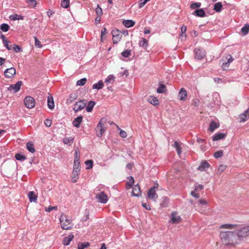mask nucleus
I'll list each match as a JSON object with an SVG mask.
<instances>
[{"instance_id": "f257e3e1", "label": "nucleus", "mask_w": 249, "mask_h": 249, "mask_svg": "<svg viewBox=\"0 0 249 249\" xmlns=\"http://www.w3.org/2000/svg\"><path fill=\"white\" fill-rule=\"evenodd\" d=\"M220 237L223 244L229 247L234 248L240 243L236 232L234 231H222Z\"/></svg>"}, {"instance_id": "f03ea898", "label": "nucleus", "mask_w": 249, "mask_h": 249, "mask_svg": "<svg viewBox=\"0 0 249 249\" xmlns=\"http://www.w3.org/2000/svg\"><path fill=\"white\" fill-rule=\"evenodd\" d=\"M220 229L236 230L240 242L249 237V226L239 227L237 224H225L221 225Z\"/></svg>"}, {"instance_id": "7ed1b4c3", "label": "nucleus", "mask_w": 249, "mask_h": 249, "mask_svg": "<svg viewBox=\"0 0 249 249\" xmlns=\"http://www.w3.org/2000/svg\"><path fill=\"white\" fill-rule=\"evenodd\" d=\"M61 227L63 230H71L73 228V224L71 220L66 215L62 214L59 218Z\"/></svg>"}, {"instance_id": "20e7f679", "label": "nucleus", "mask_w": 249, "mask_h": 249, "mask_svg": "<svg viewBox=\"0 0 249 249\" xmlns=\"http://www.w3.org/2000/svg\"><path fill=\"white\" fill-rule=\"evenodd\" d=\"M207 204L208 203L206 200L203 199L199 200L198 203L195 205L196 210L201 213H205Z\"/></svg>"}, {"instance_id": "39448f33", "label": "nucleus", "mask_w": 249, "mask_h": 249, "mask_svg": "<svg viewBox=\"0 0 249 249\" xmlns=\"http://www.w3.org/2000/svg\"><path fill=\"white\" fill-rule=\"evenodd\" d=\"M104 119H101L96 128V135L98 137H101L102 134L105 132L106 130V127H105L104 124L103 123Z\"/></svg>"}, {"instance_id": "423d86ee", "label": "nucleus", "mask_w": 249, "mask_h": 249, "mask_svg": "<svg viewBox=\"0 0 249 249\" xmlns=\"http://www.w3.org/2000/svg\"><path fill=\"white\" fill-rule=\"evenodd\" d=\"M112 40L114 44H117L121 39L122 35L120 31L118 29L113 30L112 32Z\"/></svg>"}, {"instance_id": "0eeeda50", "label": "nucleus", "mask_w": 249, "mask_h": 249, "mask_svg": "<svg viewBox=\"0 0 249 249\" xmlns=\"http://www.w3.org/2000/svg\"><path fill=\"white\" fill-rule=\"evenodd\" d=\"M24 103L28 108H32L35 107V100L31 96H27L24 100Z\"/></svg>"}, {"instance_id": "6e6552de", "label": "nucleus", "mask_w": 249, "mask_h": 249, "mask_svg": "<svg viewBox=\"0 0 249 249\" xmlns=\"http://www.w3.org/2000/svg\"><path fill=\"white\" fill-rule=\"evenodd\" d=\"M86 105V103L85 102V101H79L74 104L73 109L75 112H77L83 109L85 107Z\"/></svg>"}, {"instance_id": "1a4fd4ad", "label": "nucleus", "mask_w": 249, "mask_h": 249, "mask_svg": "<svg viewBox=\"0 0 249 249\" xmlns=\"http://www.w3.org/2000/svg\"><path fill=\"white\" fill-rule=\"evenodd\" d=\"M96 198L102 203H106L108 200L107 196L104 192L97 194L96 195Z\"/></svg>"}, {"instance_id": "9d476101", "label": "nucleus", "mask_w": 249, "mask_h": 249, "mask_svg": "<svg viewBox=\"0 0 249 249\" xmlns=\"http://www.w3.org/2000/svg\"><path fill=\"white\" fill-rule=\"evenodd\" d=\"M16 69L13 67L7 69L4 72L5 76L9 78L13 77L16 74Z\"/></svg>"}, {"instance_id": "9b49d317", "label": "nucleus", "mask_w": 249, "mask_h": 249, "mask_svg": "<svg viewBox=\"0 0 249 249\" xmlns=\"http://www.w3.org/2000/svg\"><path fill=\"white\" fill-rule=\"evenodd\" d=\"M195 58L198 60H201L205 56V52L200 49H196L195 50Z\"/></svg>"}, {"instance_id": "f8f14e48", "label": "nucleus", "mask_w": 249, "mask_h": 249, "mask_svg": "<svg viewBox=\"0 0 249 249\" xmlns=\"http://www.w3.org/2000/svg\"><path fill=\"white\" fill-rule=\"evenodd\" d=\"M187 93L186 90L184 88H181L178 94V98L183 101L186 100Z\"/></svg>"}, {"instance_id": "ddd939ff", "label": "nucleus", "mask_w": 249, "mask_h": 249, "mask_svg": "<svg viewBox=\"0 0 249 249\" xmlns=\"http://www.w3.org/2000/svg\"><path fill=\"white\" fill-rule=\"evenodd\" d=\"M22 82L21 81H18L17 82L16 84H15L14 85H11L8 88V90H14L15 92H17L20 89V87L22 85Z\"/></svg>"}, {"instance_id": "4468645a", "label": "nucleus", "mask_w": 249, "mask_h": 249, "mask_svg": "<svg viewBox=\"0 0 249 249\" xmlns=\"http://www.w3.org/2000/svg\"><path fill=\"white\" fill-rule=\"evenodd\" d=\"M181 220V218L178 215L177 213L173 212L171 213V221L172 223H179Z\"/></svg>"}, {"instance_id": "2eb2a0df", "label": "nucleus", "mask_w": 249, "mask_h": 249, "mask_svg": "<svg viewBox=\"0 0 249 249\" xmlns=\"http://www.w3.org/2000/svg\"><path fill=\"white\" fill-rule=\"evenodd\" d=\"M249 118V108L239 116L240 122H245Z\"/></svg>"}, {"instance_id": "dca6fc26", "label": "nucleus", "mask_w": 249, "mask_h": 249, "mask_svg": "<svg viewBox=\"0 0 249 249\" xmlns=\"http://www.w3.org/2000/svg\"><path fill=\"white\" fill-rule=\"evenodd\" d=\"M147 195L150 199L153 200L154 201H156L158 196V195L156 193V191L151 189L149 190L147 193Z\"/></svg>"}, {"instance_id": "f3484780", "label": "nucleus", "mask_w": 249, "mask_h": 249, "mask_svg": "<svg viewBox=\"0 0 249 249\" xmlns=\"http://www.w3.org/2000/svg\"><path fill=\"white\" fill-rule=\"evenodd\" d=\"M148 102L151 104L156 106L159 104V101L157 97L153 96H150L147 99Z\"/></svg>"}, {"instance_id": "a211bd4d", "label": "nucleus", "mask_w": 249, "mask_h": 249, "mask_svg": "<svg viewBox=\"0 0 249 249\" xmlns=\"http://www.w3.org/2000/svg\"><path fill=\"white\" fill-rule=\"evenodd\" d=\"M82 120L83 117L82 116H78L73 121L72 124L76 128H79Z\"/></svg>"}, {"instance_id": "6ab92c4d", "label": "nucleus", "mask_w": 249, "mask_h": 249, "mask_svg": "<svg viewBox=\"0 0 249 249\" xmlns=\"http://www.w3.org/2000/svg\"><path fill=\"white\" fill-rule=\"evenodd\" d=\"M28 196L29 197L30 202H36L37 200V196L35 194L34 192L30 191L28 194Z\"/></svg>"}, {"instance_id": "aec40b11", "label": "nucleus", "mask_w": 249, "mask_h": 249, "mask_svg": "<svg viewBox=\"0 0 249 249\" xmlns=\"http://www.w3.org/2000/svg\"><path fill=\"white\" fill-rule=\"evenodd\" d=\"M210 164L209 163L206 161V160H204L201 162L200 165L197 168V169L199 171H204L206 169H207L209 167Z\"/></svg>"}, {"instance_id": "412c9836", "label": "nucleus", "mask_w": 249, "mask_h": 249, "mask_svg": "<svg viewBox=\"0 0 249 249\" xmlns=\"http://www.w3.org/2000/svg\"><path fill=\"white\" fill-rule=\"evenodd\" d=\"M226 136V134L222 133H216L213 137V141H218L224 139Z\"/></svg>"}, {"instance_id": "4be33fe9", "label": "nucleus", "mask_w": 249, "mask_h": 249, "mask_svg": "<svg viewBox=\"0 0 249 249\" xmlns=\"http://www.w3.org/2000/svg\"><path fill=\"white\" fill-rule=\"evenodd\" d=\"M229 58H227L228 59L227 61L223 62L222 64L221 67L223 70H225L229 67L230 63L233 60L232 57L231 55H229Z\"/></svg>"}, {"instance_id": "5701e85b", "label": "nucleus", "mask_w": 249, "mask_h": 249, "mask_svg": "<svg viewBox=\"0 0 249 249\" xmlns=\"http://www.w3.org/2000/svg\"><path fill=\"white\" fill-rule=\"evenodd\" d=\"M79 173L80 171L73 170L71 176V181L72 182L75 183L77 182L79 178Z\"/></svg>"}, {"instance_id": "b1692460", "label": "nucleus", "mask_w": 249, "mask_h": 249, "mask_svg": "<svg viewBox=\"0 0 249 249\" xmlns=\"http://www.w3.org/2000/svg\"><path fill=\"white\" fill-rule=\"evenodd\" d=\"M167 91L166 87L163 84L160 83L159 84V87L157 89V92L158 93H165Z\"/></svg>"}, {"instance_id": "393cba45", "label": "nucleus", "mask_w": 249, "mask_h": 249, "mask_svg": "<svg viewBox=\"0 0 249 249\" xmlns=\"http://www.w3.org/2000/svg\"><path fill=\"white\" fill-rule=\"evenodd\" d=\"M47 105H48V107L50 109H53L54 108V104L53 99L52 96H49L48 97Z\"/></svg>"}, {"instance_id": "a878e982", "label": "nucleus", "mask_w": 249, "mask_h": 249, "mask_svg": "<svg viewBox=\"0 0 249 249\" xmlns=\"http://www.w3.org/2000/svg\"><path fill=\"white\" fill-rule=\"evenodd\" d=\"M73 235L72 234H69L68 236L65 237L63 241V244L64 245H68L70 244L71 241L73 238Z\"/></svg>"}, {"instance_id": "bb28decb", "label": "nucleus", "mask_w": 249, "mask_h": 249, "mask_svg": "<svg viewBox=\"0 0 249 249\" xmlns=\"http://www.w3.org/2000/svg\"><path fill=\"white\" fill-rule=\"evenodd\" d=\"M132 195L134 196H139L141 194L140 187L138 185H135L132 188Z\"/></svg>"}, {"instance_id": "cd10ccee", "label": "nucleus", "mask_w": 249, "mask_h": 249, "mask_svg": "<svg viewBox=\"0 0 249 249\" xmlns=\"http://www.w3.org/2000/svg\"><path fill=\"white\" fill-rule=\"evenodd\" d=\"M193 14L199 17H204L205 16V13L203 9L196 10L193 12Z\"/></svg>"}, {"instance_id": "c85d7f7f", "label": "nucleus", "mask_w": 249, "mask_h": 249, "mask_svg": "<svg viewBox=\"0 0 249 249\" xmlns=\"http://www.w3.org/2000/svg\"><path fill=\"white\" fill-rule=\"evenodd\" d=\"M219 127V124L216 123L214 121H212L210 124L209 130L210 131H211V132H213V131H214V130L215 129L218 128Z\"/></svg>"}, {"instance_id": "c756f323", "label": "nucleus", "mask_w": 249, "mask_h": 249, "mask_svg": "<svg viewBox=\"0 0 249 249\" xmlns=\"http://www.w3.org/2000/svg\"><path fill=\"white\" fill-rule=\"evenodd\" d=\"M123 24L127 28H130L133 26L135 23L132 20H124L123 22Z\"/></svg>"}, {"instance_id": "7c9ffc66", "label": "nucleus", "mask_w": 249, "mask_h": 249, "mask_svg": "<svg viewBox=\"0 0 249 249\" xmlns=\"http://www.w3.org/2000/svg\"><path fill=\"white\" fill-rule=\"evenodd\" d=\"M104 83L102 80L98 81V83L93 84L92 86L93 89H102L104 87Z\"/></svg>"}, {"instance_id": "2f4dec72", "label": "nucleus", "mask_w": 249, "mask_h": 249, "mask_svg": "<svg viewBox=\"0 0 249 249\" xmlns=\"http://www.w3.org/2000/svg\"><path fill=\"white\" fill-rule=\"evenodd\" d=\"M77 96L75 94H70L66 101V103L67 104H70L72 103L77 98Z\"/></svg>"}, {"instance_id": "473e14b6", "label": "nucleus", "mask_w": 249, "mask_h": 249, "mask_svg": "<svg viewBox=\"0 0 249 249\" xmlns=\"http://www.w3.org/2000/svg\"><path fill=\"white\" fill-rule=\"evenodd\" d=\"M140 46L146 49L148 45V41L144 38H142V40L139 42Z\"/></svg>"}, {"instance_id": "72a5a7b5", "label": "nucleus", "mask_w": 249, "mask_h": 249, "mask_svg": "<svg viewBox=\"0 0 249 249\" xmlns=\"http://www.w3.org/2000/svg\"><path fill=\"white\" fill-rule=\"evenodd\" d=\"M2 39L3 40V43L4 45V46L8 50H10L12 49V45L9 46V41L4 36H2Z\"/></svg>"}, {"instance_id": "f704fd0d", "label": "nucleus", "mask_w": 249, "mask_h": 249, "mask_svg": "<svg viewBox=\"0 0 249 249\" xmlns=\"http://www.w3.org/2000/svg\"><path fill=\"white\" fill-rule=\"evenodd\" d=\"M95 105V103L94 101H90L89 102V104L86 107V110L87 112H90L92 110L94 106Z\"/></svg>"}, {"instance_id": "c9c22d12", "label": "nucleus", "mask_w": 249, "mask_h": 249, "mask_svg": "<svg viewBox=\"0 0 249 249\" xmlns=\"http://www.w3.org/2000/svg\"><path fill=\"white\" fill-rule=\"evenodd\" d=\"M80 163L79 162V160H74L73 170L80 171Z\"/></svg>"}, {"instance_id": "e433bc0d", "label": "nucleus", "mask_w": 249, "mask_h": 249, "mask_svg": "<svg viewBox=\"0 0 249 249\" xmlns=\"http://www.w3.org/2000/svg\"><path fill=\"white\" fill-rule=\"evenodd\" d=\"M27 148L31 153H34L35 152L34 144L32 142H27Z\"/></svg>"}, {"instance_id": "4c0bfd02", "label": "nucleus", "mask_w": 249, "mask_h": 249, "mask_svg": "<svg viewBox=\"0 0 249 249\" xmlns=\"http://www.w3.org/2000/svg\"><path fill=\"white\" fill-rule=\"evenodd\" d=\"M10 18L12 20H20L23 19V17L21 15L14 14L10 16Z\"/></svg>"}, {"instance_id": "58836bf2", "label": "nucleus", "mask_w": 249, "mask_h": 249, "mask_svg": "<svg viewBox=\"0 0 249 249\" xmlns=\"http://www.w3.org/2000/svg\"><path fill=\"white\" fill-rule=\"evenodd\" d=\"M222 7V3L220 2H218L214 4L213 9L215 11L219 12L221 11Z\"/></svg>"}, {"instance_id": "ea45409f", "label": "nucleus", "mask_w": 249, "mask_h": 249, "mask_svg": "<svg viewBox=\"0 0 249 249\" xmlns=\"http://www.w3.org/2000/svg\"><path fill=\"white\" fill-rule=\"evenodd\" d=\"M134 183V179L133 178L130 177V178L129 180V181L127 182L126 184V189H130Z\"/></svg>"}, {"instance_id": "a19ab883", "label": "nucleus", "mask_w": 249, "mask_h": 249, "mask_svg": "<svg viewBox=\"0 0 249 249\" xmlns=\"http://www.w3.org/2000/svg\"><path fill=\"white\" fill-rule=\"evenodd\" d=\"M241 33L243 35H246L249 32V24H246L241 28Z\"/></svg>"}, {"instance_id": "79ce46f5", "label": "nucleus", "mask_w": 249, "mask_h": 249, "mask_svg": "<svg viewBox=\"0 0 249 249\" xmlns=\"http://www.w3.org/2000/svg\"><path fill=\"white\" fill-rule=\"evenodd\" d=\"M226 168H227V165H224V164L220 165L218 167V169L217 174L218 175H220L223 173V172L226 169Z\"/></svg>"}, {"instance_id": "37998d69", "label": "nucleus", "mask_w": 249, "mask_h": 249, "mask_svg": "<svg viewBox=\"0 0 249 249\" xmlns=\"http://www.w3.org/2000/svg\"><path fill=\"white\" fill-rule=\"evenodd\" d=\"M63 142L65 144H71L73 142V138H65L63 140Z\"/></svg>"}, {"instance_id": "c03bdc74", "label": "nucleus", "mask_w": 249, "mask_h": 249, "mask_svg": "<svg viewBox=\"0 0 249 249\" xmlns=\"http://www.w3.org/2000/svg\"><path fill=\"white\" fill-rule=\"evenodd\" d=\"M9 28L10 26L6 23H3L0 26V29L3 32L8 31Z\"/></svg>"}, {"instance_id": "a18cd8bd", "label": "nucleus", "mask_w": 249, "mask_h": 249, "mask_svg": "<svg viewBox=\"0 0 249 249\" xmlns=\"http://www.w3.org/2000/svg\"><path fill=\"white\" fill-rule=\"evenodd\" d=\"M93 161L92 160H88L85 161V163L87 166V169H90L92 168L93 166Z\"/></svg>"}, {"instance_id": "49530a36", "label": "nucleus", "mask_w": 249, "mask_h": 249, "mask_svg": "<svg viewBox=\"0 0 249 249\" xmlns=\"http://www.w3.org/2000/svg\"><path fill=\"white\" fill-rule=\"evenodd\" d=\"M26 2L31 7H35L36 4V2L35 0H26Z\"/></svg>"}, {"instance_id": "de8ad7c7", "label": "nucleus", "mask_w": 249, "mask_h": 249, "mask_svg": "<svg viewBox=\"0 0 249 249\" xmlns=\"http://www.w3.org/2000/svg\"><path fill=\"white\" fill-rule=\"evenodd\" d=\"M87 81V80L86 78H83L78 80L76 82V85L77 86H83L86 84Z\"/></svg>"}, {"instance_id": "09e8293b", "label": "nucleus", "mask_w": 249, "mask_h": 249, "mask_svg": "<svg viewBox=\"0 0 249 249\" xmlns=\"http://www.w3.org/2000/svg\"><path fill=\"white\" fill-rule=\"evenodd\" d=\"M69 4L70 0H62L61 1V5L62 7L65 8H67L69 6Z\"/></svg>"}, {"instance_id": "8fccbe9b", "label": "nucleus", "mask_w": 249, "mask_h": 249, "mask_svg": "<svg viewBox=\"0 0 249 249\" xmlns=\"http://www.w3.org/2000/svg\"><path fill=\"white\" fill-rule=\"evenodd\" d=\"M12 49H13L14 50V51L16 53L22 51L21 48L19 46L16 44L13 45L12 46Z\"/></svg>"}, {"instance_id": "3c124183", "label": "nucleus", "mask_w": 249, "mask_h": 249, "mask_svg": "<svg viewBox=\"0 0 249 249\" xmlns=\"http://www.w3.org/2000/svg\"><path fill=\"white\" fill-rule=\"evenodd\" d=\"M34 39L35 46L37 48H41L42 47V45L39 39L36 36L34 37Z\"/></svg>"}, {"instance_id": "603ef678", "label": "nucleus", "mask_w": 249, "mask_h": 249, "mask_svg": "<svg viewBox=\"0 0 249 249\" xmlns=\"http://www.w3.org/2000/svg\"><path fill=\"white\" fill-rule=\"evenodd\" d=\"M131 50H126L124 51L122 53V55L125 58H127V57H128L129 56H130L131 55Z\"/></svg>"}, {"instance_id": "864d4df0", "label": "nucleus", "mask_w": 249, "mask_h": 249, "mask_svg": "<svg viewBox=\"0 0 249 249\" xmlns=\"http://www.w3.org/2000/svg\"><path fill=\"white\" fill-rule=\"evenodd\" d=\"M96 13L99 17H100L103 15L102 9L98 4L97 5V8L96 9Z\"/></svg>"}, {"instance_id": "5fc2aeb1", "label": "nucleus", "mask_w": 249, "mask_h": 249, "mask_svg": "<svg viewBox=\"0 0 249 249\" xmlns=\"http://www.w3.org/2000/svg\"><path fill=\"white\" fill-rule=\"evenodd\" d=\"M223 155V151L222 150L217 151L214 154V157L216 159L221 157Z\"/></svg>"}, {"instance_id": "6e6d98bb", "label": "nucleus", "mask_w": 249, "mask_h": 249, "mask_svg": "<svg viewBox=\"0 0 249 249\" xmlns=\"http://www.w3.org/2000/svg\"><path fill=\"white\" fill-rule=\"evenodd\" d=\"M89 246V244L88 242H84L78 245V249H84Z\"/></svg>"}, {"instance_id": "4d7b16f0", "label": "nucleus", "mask_w": 249, "mask_h": 249, "mask_svg": "<svg viewBox=\"0 0 249 249\" xmlns=\"http://www.w3.org/2000/svg\"><path fill=\"white\" fill-rule=\"evenodd\" d=\"M15 158L17 160H23L26 159V157L19 154H17L15 156Z\"/></svg>"}, {"instance_id": "13d9d810", "label": "nucleus", "mask_w": 249, "mask_h": 249, "mask_svg": "<svg viewBox=\"0 0 249 249\" xmlns=\"http://www.w3.org/2000/svg\"><path fill=\"white\" fill-rule=\"evenodd\" d=\"M107 33V29L105 27H104L101 30V42H103L104 41V40H103V36L104 35H105Z\"/></svg>"}, {"instance_id": "bf43d9fd", "label": "nucleus", "mask_w": 249, "mask_h": 249, "mask_svg": "<svg viewBox=\"0 0 249 249\" xmlns=\"http://www.w3.org/2000/svg\"><path fill=\"white\" fill-rule=\"evenodd\" d=\"M114 79H115V77L112 75H110L106 79L105 83H107L109 82H111V81H114Z\"/></svg>"}, {"instance_id": "052dcab7", "label": "nucleus", "mask_w": 249, "mask_h": 249, "mask_svg": "<svg viewBox=\"0 0 249 249\" xmlns=\"http://www.w3.org/2000/svg\"><path fill=\"white\" fill-rule=\"evenodd\" d=\"M201 5L200 3L194 2L191 4L190 7L192 9H196L199 8Z\"/></svg>"}, {"instance_id": "680f3d73", "label": "nucleus", "mask_w": 249, "mask_h": 249, "mask_svg": "<svg viewBox=\"0 0 249 249\" xmlns=\"http://www.w3.org/2000/svg\"><path fill=\"white\" fill-rule=\"evenodd\" d=\"M44 124L46 126L50 127L52 124V121L49 119H46L44 121Z\"/></svg>"}, {"instance_id": "e2e57ef3", "label": "nucleus", "mask_w": 249, "mask_h": 249, "mask_svg": "<svg viewBox=\"0 0 249 249\" xmlns=\"http://www.w3.org/2000/svg\"><path fill=\"white\" fill-rule=\"evenodd\" d=\"M57 209V206H50L48 208H46V211L47 212H50L53 210H56Z\"/></svg>"}, {"instance_id": "0e129e2a", "label": "nucleus", "mask_w": 249, "mask_h": 249, "mask_svg": "<svg viewBox=\"0 0 249 249\" xmlns=\"http://www.w3.org/2000/svg\"><path fill=\"white\" fill-rule=\"evenodd\" d=\"M120 135L122 138H126L127 137V133L125 131L121 130L120 132Z\"/></svg>"}, {"instance_id": "69168bd1", "label": "nucleus", "mask_w": 249, "mask_h": 249, "mask_svg": "<svg viewBox=\"0 0 249 249\" xmlns=\"http://www.w3.org/2000/svg\"><path fill=\"white\" fill-rule=\"evenodd\" d=\"M199 101L197 99L194 100L193 101L192 105L195 107H197L199 106Z\"/></svg>"}, {"instance_id": "338daca9", "label": "nucleus", "mask_w": 249, "mask_h": 249, "mask_svg": "<svg viewBox=\"0 0 249 249\" xmlns=\"http://www.w3.org/2000/svg\"><path fill=\"white\" fill-rule=\"evenodd\" d=\"M80 154L78 150L75 151V158L74 160H79Z\"/></svg>"}, {"instance_id": "774afa93", "label": "nucleus", "mask_w": 249, "mask_h": 249, "mask_svg": "<svg viewBox=\"0 0 249 249\" xmlns=\"http://www.w3.org/2000/svg\"><path fill=\"white\" fill-rule=\"evenodd\" d=\"M191 194L193 196L195 197V198H197L199 197V195L197 193H196L195 191H192Z\"/></svg>"}]
</instances>
